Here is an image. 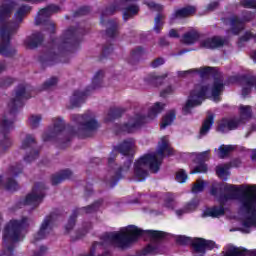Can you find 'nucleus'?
Wrapping results in <instances>:
<instances>
[{"instance_id": "2", "label": "nucleus", "mask_w": 256, "mask_h": 256, "mask_svg": "<svg viewBox=\"0 0 256 256\" xmlns=\"http://www.w3.org/2000/svg\"><path fill=\"white\" fill-rule=\"evenodd\" d=\"M175 150L171 147L169 137L163 136L158 141L156 152L148 153L142 156L134 164V177L136 181H144L148 175V171L157 173L163 163V159L169 155H174Z\"/></svg>"}, {"instance_id": "30", "label": "nucleus", "mask_w": 256, "mask_h": 256, "mask_svg": "<svg viewBox=\"0 0 256 256\" xmlns=\"http://www.w3.org/2000/svg\"><path fill=\"white\" fill-rule=\"evenodd\" d=\"M199 205V200H192L188 204L185 205L183 210H177V215H183V213H191V211H195L197 206Z\"/></svg>"}, {"instance_id": "52", "label": "nucleus", "mask_w": 256, "mask_h": 256, "mask_svg": "<svg viewBox=\"0 0 256 256\" xmlns=\"http://www.w3.org/2000/svg\"><path fill=\"white\" fill-rule=\"evenodd\" d=\"M165 77H167V74H164V75L153 74L152 81L153 83H161V80L165 79Z\"/></svg>"}, {"instance_id": "19", "label": "nucleus", "mask_w": 256, "mask_h": 256, "mask_svg": "<svg viewBox=\"0 0 256 256\" xmlns=\"http://www.w3.org/2000/svg\"><path fill=\"white\" fill-rule=\"evenodd\" d=\"M0 187H5L8 191H17L19 189V185L11 176L0 178Z\"/></svg>"}, {"instance_id": "26", "label": "nucleus", "mask_w": 256, "mask_h": 256, "mask_svg": "<svg viewBox=\"0 0 256 256\" xmlns=\"http://www.w3.org/2000/svg\"><path fill=\"white\" fill-rule=\"evenodd\" d=\"M225 213V209L222 206L208 208L204 211V217H221Z\"/></svg>"}, {"instance_id": "53", "label": "nucleus", "mask_w": 256, "mask_h": 256, "mask_svg": "<svg viewBox=\"0 0 256 256\" xmlns=\"http://www.w3.org/2000/svg\"><path fill=\"white\" fill-rule=\"evenodd\" d=\"M147 6L149 7V9H155L156 11H161V9H163V6L155 4V2H148Z\"/></svg>"}, {"instance_id": "24", "label": "nucleus", "mask_w": 256, "mask_h": 256, "mask_svg": "<svg viewBox=\"0 0 256 256\" xmlns=\"http://www.w3.org/2000/svg\"><path fill=\"white\" fill-rule=\"evenodd\" d=\"M195 13V7L193 6H188L179 10H176L173 18L174 19H183L185 17H189V15H193Z\"/></svg>"}, {"instance_id": "23", "label": "nucleus", "mask_w": 256, "mask_h": 256, "mask_svg": "<svg viewBox=\"0 0 256 256\" xmlns=\"http://www.w3.org/2000/svg\"><path fill=\"white\" fill-rule=\"evenodd\" d=\"M175 110L168 111L164 117L162 118V122L160 124V129H167L170 125H173V121H175Z\"/></svg>"}, {"instance_id": "13", "label": "nucleus", "mask_w": 256, "mask_h": 256, "mask_svg": "<svg viewBox=\"0 0 256 256\" xmlns=\"http://www.w3.org/2000/svg\"><path fill=\"white\" fill-rule=\"evenodd\" d=\"M33 145H35V138L31 135H27L20 145V153H30V156L24 157V161H26V163H31V161H35V159H37V152L31 151V147H33Z\"/></svg>"}, {"instance_id": "38", "label": "nucleus", "mask_w": 256, "mask_h": 256, "mask_svg": "<svg viewBox=\"0 0 256 256\" xmlns=\"http://www.w3.org/2000/svg\"><path fill=\"white\" fill-rule=\"evenodd\" d=\"M13 145V141L10 138H5L0 143V153H5L8 149H11V146Z\"/></svg>"}, {"instance_id": "9", "label": "nucleus", "mask_w": 256, "mask_h": 256, "mask_svg": "<svg viewBox=\"0 0 256 256\" xmlns=\"http://www.w3.org/2000/svg\"><path fill=\"white\" fill-rule=\"evenodd\" d=\"M176 243H178V245H192L194 256H203L206 250L215 249V242L202 238L192 239L187 236H177Z\"/></svg>"}, {"instance_id": "36", "label": "nucleus", "mask_w": 256, "mask_h": 256, "mask_svg": "<svg viewBox=\"0 0 256 256\" xmlns=\"http://www.w3.org/2000/svg\"><path fill=\"white\" fill-rule=\"evenodd\" d=\"M24 99H27V96L25 95V86H21L16 91V98L14 100V105H19Z\"/></svg>"}, {"instance_id": "47", "label": "nucleus", "mask_w": 256, "mask_h": 256, "mask_svg": "<svg viewBox=\"0 0 256 256\" xmlns=\"http://www.w3.org/2000/svg\"><path fill=\"white\" fill-rule=\"evenodd\" d=\"M65 39L66 41H75V30L69 29L65 32Z\"/></svg>"}, {"instance_id": "22", "label": "nucleus", "mask_w": 256, "mask_h": 256, "mask_svg": "<svg viewBox=\"0 0 256 256\" xmlns=\"http://www.w3.org/2000/svg\"><path fill=\"white\" fill-rule=\"evenodd\" d=\"M61 8L59 6L50 5L38 12V19L40 21H43V19H46V17H51L53 13H57Z\"/></svg>"}, {"instance_id": "8", "label": "nucleus", "mask_w": 256, "mask_h": 256, "mask_svg": "<svg viewBox=\"0 0 256 256\" xmlns=\"http://www.w3.org/2000/svg\"><path fill=\"white\" fill-rule=\"evenodd\" d=\"M240 117L239 118H224L218 125L219 131L222 133H227V131H233L242 125H245L247 120L251 119L252 110L251 106L240 105L239 107Z\"/></svg>"}, {"instance_id": "37", "label": "nucleus", "mask_w": 256, "mask_h": 256, "mask_svg": "<svg viewBox=\"0 0 256 256\" xmlns=\"http://www.w3.org/2000/svg\"><path fill=\"white\" fill-rule=\"evenodd\" d=\"M12 128H13V120L9 118H4L0 126L1 131L5 133V131H9V129H12Z\"/></svg>"}, {"instance_id": "20", "label": "nucleus", "mask_w": 256, "mask_h": 256, "mask_svg": "<svg viewBox=\"0 0 256 256\" xmlns=\"http://www.w3.org/2000/svg\"><path fill=\"white\" fill-rule=\"evenodd\" d=\"M213 123H214L213 114H208L200 129V137H205V135L209 133V131L211 130V127H213Z\"/></svg>"}, {"instance_id": "5", "label": "nucleus", "mask_w": 256, "mask_h": 256, "mask_svg": "<svg viewBox=\"0 0 256 256\" xmlns=\"http://www.w3.org/2000/svg\"><path fill=\"white\" fill-rule=\"evenodd\" d=\"M165 106L166 105L163 102L154 103L149 108L147 116H143L141 114L134 115L128 120V122L116 128V133H134V131H137L143 123H149V121L157 119V116L165 110Z\"/></svg>"}, {"instance_id": "51", "label": "nucleus", "mask_w": 256, "mask_h": 256, "mask_svg": "<svg viewBox=\"0 0 256 256\" xmlns=\"http://www.w3.org/2000/svg\"><path fill=\"white\" fill-rule=\"evenodd\" d=\"M164 64H165V59L157 58L152 62L151 66L154 68H157V67H161V65H164Z\"/></svg>"}, {"instance_id": "64", "label": "nucleus", "mask_w": 256, "mask_h": 256, "mask_svg": "<svg viewBox=\"0 0 256 256\" xmlns=\"http://www.w3.org/2000/svg\"><path fill=\"white\" fill-rule=\"evenodd\" d=\"M160 45L162 46L167 45V41L165 40V38L160 39Z\"/></svg>"}, {"instance_id": "6", "label": "nucleus", "mask_w": 256, "mask_h": 256, "mask_svg": "<svg viewBox=\"0 0 256 256\" xmlns=\"http://www.w3.org/2000/svg\"><path fill=\"white\" fill-rule=\"evenodd\" d=\"M33 223V220L27 217H23L21 220H11L4 229L3 241L7 247V253L11 254L13 249L11 246L13 243H17V241H21L23 239V229L29 227Z\"/></svg>"}, {"instance_id": "1", "label": "nucleus", "mask_w": 256, "mask_h": 256, "mask_svg": "<svg viewBox=\"0 0 256 256\" xmlns=\"http://www.w3.org/2000/svg\"><path fill=\"white\" fill-rule=\"evenodd\" d=\"M228 193L229 196H224L220 201L237 200L238 212L236 218L240 221L243 233H249L251 227H256V185H233L224 184L220 187Z\"/></svg>"}, {"instance_id": "50", "label": "nucleus", "mask_w": 256, "mask_h": 256, "mask_svg": "<svg viewBox=\"0 0 256 256\" xmlns=\"http://www.w3.org/2000/svg\"><path fill=\"white\" fill-rule=\"evenodd\" d=\"M75 217H77L76 214H74V215L70 218L68 224L66 225V231H71V229H72L73 227H75Z\"/></svg>"}, {"instance_id": "45", "label": "nucleus", "mask_w": 256, "mask_h": 256, "mask_svg": "<svg viewBox=\"0 0 256 256\" xmlns=\"http://www.w3.org/2000/svg\"><path fill=\"white\" fill-rule=\"evenodd\" d=\"M176 181L178 183H185V181H187V173L185 172V170H179L176 173Z\"/></svg>"}, {"instance_id": "25", "label": "nucleus", "mask_w": 256, "mask_h": 256, "mask_svg": "<svg viewBox=\"0 0 256 256\" xmlns=\"http://www.w3.org/2000/svg\"><path fill=\"white\" fill-rule=\"evenodd\" d=\"M42 40H43V37H41V34L36 33L25 40V45L29 49H35V47H37V45H39V43H41Z\"/></svg>"}, {"instance_id": "43", "label": "nucleus", "mask_w": 256, "mask_h": 256, "mask_svg": "<svg viewBox=\"0 0 256 256\" xmlns=\"http://www.w3.org/2000/svg\"><path fill=\"white\" fill-rule=\"evenodd\" d=\"M240 5L246 9H256V0H240Z\"/></svg>"}, {"instance_id": "14", "label": "nucleus", "mask_w": 256, "mask_h": 256, "mask_svg": "<svg viewBox=\"0 0 256 256\" xmlns=\"http://www.w3.org/2000/svg\"><path fill=\"white\" fill-rule=\"evenodd\" d=\"M51 231H53V216H48L42 222L40 230L34 236V240L39 241L41 239H45V237H47Z\"/></svg>"}, {"instance_id": "39", "label": "nucleus", "mask_w": 256, "mask_h": 256, "mask_svg": "<svg viewBox=\"0 0 256 256\" xmlns=\"http://www.w3.org/2000/svg\"><path fill=\"white\" fill-rule=\"evenodd\" d=\"M205 185H206L205 181L197 180L192 187V193H201V191L205 189Z\"/></svg>"}, {"instance_id": "4", "label": "nucleus", "mask_w": 256, "mask_h": 256, "mask_svg": "<svg viewBox=\"0 0 256 256\" xmlns=\"http://www.w3.org/2000/svg\"><path fill=\"white\" fill-rule=\"evenodd\" d=\"M221 93H223V80L221 79H216L211 87L205 83L196 85L183 107V113L185 115L191 113V109L197 107V105H201L205 101V97H209V99L215 102L219 101Z\"/></svg>"}, {"instance_id": "33", "label": "nucleus", "mask_w": 256, "mask_h": 256, "mask_svg": "<svg viewBox=\"0 0 256 256\" xmlns=\"http://www.w3.org/2000/svg\"><path fill=\"white\" fill-rule=\"evenodd\" d=\"M53 135H58V133H61V131H63V129H65V123H63V119L61 118H54L53 119Z\"/></svg>"}, {"instance_id": "34", "label": "nucleus", "mask_w": 256, "mask_h": 256, "mask_svg": "<svg viewBox=\"0 0 256 256\" xmlns=\"http://www.w3.org/2000/svg\"><path fill=\"white\" fill-rule=\"evenodd\" d=\"M157 253H161L159 245L150 244L143 250L142 255H157Z\"/></svg>"}, {"instance_id": "63", "label": "nucleus", "mask_w": 256, "mask_h": 256, "mask_svg": "<svg viewBox=\"0 0 256 256\" xmlns=\"http://www.w3.org/2000/svg\"><path fill=\"white\" fill-rule=\"evenodd\" d=\"M49 29H50V33H53V31H55V24L49 23Z\"/></svg>"}, {"instance_id": "56", "label": "nucleus", "mask_w": 256, "mask_h": 256, "mask_svg": "<svg viewBox=\"0 0 256 256\" xmlns=\"http://www.w3.org/2000/svg\"><path fill=\"white\" fill-rule=\"evenodd\" d=\"M173 91H175V88L169 86L161 93V96L165 97V95H169L170 93H173Z\"/></svg>"}, {"instance_id": "62", "label": "nucleus", "mask_w": 256, "mask_h": 256, "mask_svg": "<svg viewBox=\"0 0 256 256\" xmlns=\"http://www.w3.org/2000/svg\"><path fill=\"white\" fill-rule=\"evenodd\" d=\"M251 159H252V161H255V159H256V150H251Z\"/></svg>"}, {"instance_id": "58", "label": "nucleus", "mask_w": 256, "mask_h": 256, "mask_svg": "<svg viewBox=\"0 0 256 256\" xmlns=\"http://www.w3.org/2000/svg\"><path fill=\"white\" fill-rule=\"evenodd\" d=\"M217 5H218L217 2H213V3L209 4L208 9L210 11H212V9H215L217 7Z\"/></svg>"}, {"instance_id": "15", "label": "nucleus", "mask_w": 256, "mask_h": 256, "mask_svg": "<svg viewBox=\"0 0 256 256\" xmlns=\"http://www.w3.org/2000/svg\"><path fill=\"white\" fill-rule=\"evenodd\" d=\"M253 19V15L247 14V16L244 17V19L240 20L237 17H233L229 20V27L231 29V33L233 35H238L239 31L243 29V23L245 21H251Z\"/></svg>"}, {"instance_id": "18", "label": "nucleus", "mask_w": 256, "mask_h": 256, "mask_svg": "<svg viewBox=\"0 0 256 256\" xmlns=\"http://www.w3.org/2000/svg\"><path fill=\"white\" fill-rule=\"evenodd\" d=\"M211 73V67H203L198 69H190L186 71H180L178 72V75L180 77H185L187 75H200V77H205V75H209Z\"/></svg>"}, {"instance_id": "49", "label": "nucleus", "mask_w": 256, "mask_h": 256, "mask_svg": "<svg viewBox=\"0 0 256 256\" xmlns=\"http://www.w3.org/2000/svg\"><path fill=\"white\" fill-rule=\"evenodd\" d=\"M93 211H95V205L81 208V209H79L77 211V213H80V214H83V213H93Z\"/></svg>"}, {"instance_id": "27", "label": "nucleus", "mask_w": 256, "mask_h": 256, "mask_svg": "<svg viewBox=\"0 0 256 256\" xmlns=\"http://www.w3.org/2000/svg\"><path fill=\"white\" fill-rule=\"evenodd\" d=\"M71 175H73L71 170H64L60 174L54 175L52 177V185H58V183H61V181L65 180V179H69V177H71Z\"/></svg>"}, {"instance_id": "40", "label": "nucleus", "mask_w": 256, "mask_h": 256, "mask_svg": "<svg viewBox=\"0 0 256 256\" xmlns=\"http://www.w3.org/2000/svg\"><path fill=\"white\" fill-rule=\"evenodd\" d=\"M121 114H119V109L110 110L108 114L105 117L106 123H109L113 121V119H117V117H120Z\"/></svg>"}, {"instance_id": "44", "label": "nucleus", "mask_w": 256, "mask_h": 256, "mask_svg": "<svg viewBox=\"0 0 256 256\" xmlns=\"http://www.w3.org/2000/svg\"><path fill=\"white\" fill-rule=\"evenodd\" d=\"M162 27H163V17L161 15H158L155 18L154 31H156V33H159Z\"/></svg>"}, {"instance_id": "55", "label": "nucleus", "mask_w": 256, "mask_h": 256, "mask_svg": "<svg viewBox=\"0 0 256 256\" xmlns=\"http://www.w3.org/2000/svg\"><path fill=\"white\" fill-rule=\"evenodd\" d=\"M169 37H172V38H174V39L179 38V30L171 29V30L169 31Z\"/></svg>"}, {"instance_id": "7", "label": "nucleus", "mask_w": 256, "mask_h": 256, "mask_svg": "<svg viewBox=\"0 0 256 256\" xmlns=\"http://www.w3.org/2000/svg\"><path fill=\"white\" fill-rule=\"evenodd\" d=\"M72 121L78 123L76 135L79 137H91L93 131L99 129V122L95 119V114L88 112L84 115H73Z\"/></svg>"}, {"instance_id": "41", "label": "nucleus", "mask_w": 256, "mask_h": 256, "mask_svg": "<svg viewBox=\"0 0 256 256\" xmlns=\"http://www.w3.org/2000/svg\"><path fill=\"white\" fill-rule=\"evenodd\" d=\"M164 206L167 209H175V196L173 194H169L165 199Z\"/></svg>"}, {"instance_id": "42", "label": "nucleus", "mask_w": 256, "mask_h": 256, "mask_svg": "<svg viewBox=\"0 0 256 256\" xmlns=\"http://www.w3.org/2000/svg\"><path fill=\"white\" fill-rule=\"evenodd\" d=\"M41 115H32L29 118V124L35 129L36 127H39V123H41Z\"/></svg>"}, {"instance_id": "54", "label": "nucleus", "mask_w": 256, "mask_h": 256, "mask_svg": "<svg viewBox=\"0 0 256 256\" xmlns=\"http://www.w3.org/2000/svg\"><path fill=\"white\" fill-rule=\"evenodd\" d=\"M113 13H115V7L107 8V9L102 13V20H103V17H105V16H107V15H113Z\"/></svg>"}, {"instance_id": "29", "label": "nucleus", "mask_w": 256, "mask_h": 256, "mask_svg": "<svg viewBox=\"0 0 256 256\" xmlns=\"http://www.w3.org/2000/svg\"><path fill=\"white\" fill-rule=\"evenodd\" d=\"M229 164H222L216 167V175L220 177V179H227L229 177V169H230Z\"/></svg>"}, {"instance_id": "59", "label": "nucleus", "mask_w": 256, "mask_h": 256, "mask_svg": "<svg viewBox=\"0 0 256 256\" xmlns=\"http://www.w3.org/2000/svg\"><path fill=\"white\" fill-rule=\"evenodd\" d=\"M130 165H131V161H128L127 162V166H125L124 168L120 169V173H123V171H127V169H129Z\"/></svg>"}, {"instance_id": "28", "label": "nucleus", "mask_w": 256, "mask_h": 256, "mask_svg": "<svg viewBox=\"0 0 256 256\" xmlns=\"http://www.w3.org/2000/svg\"><path fill=\"white\" fill-rule=\"evenodd\" d=\"M198 39L199 33H197V31L192 30L183 36L182 41L186 45H193V43H195V41H197Z\"/></svg>"}, {"instance_id": "61", "label": "nucleus", "mask_w": 256, "mask_h": 256, "mask_svg": "<svg viewBox=\"0 0 256 256\" xmlns=\"http://www.w3.org/2000/svg\"><path fill=\"white\" fill-rule=\"evenodd\" d=\"M45 251H47V247L45 246L40 247V254L38 256H42L45 253Z\"/></svg>"}, {"instance_id": "11", "label": "nucleus", "mask_w": 256, "mask_h": 256, "mask_svg": "<svg viewBox=\"0 0 256 256\" xmlns=\"http://www.w3.org/2000/svg\"><path fill=\"white\" fill-rule=\"evenodd\" d=\"M43 197H45V188L43 185H36L32 192L26 196L24 205H30V207L35 209V207H39Z\"/></svg>"}, {"instance_id": "35", "label": "nucleus", "mask_w": 256, "mask_h": 256, "mask_svg": "<svg viewBox=\"0 0 256 256\" xmlns=\"http://www.w3.org/2000/svg\"><path fill=\"white\" fill-rule=\"evenodd\" d=\"M103 71H98L93 79H92V85L94 87V89H97V87H101V85H103Z\"/></svg>"}, {"instance_id": "46", "label": "nucleus", "mask_w": 256, "mask_h": 256, "mask_svg": "<svg viewBox=\"0 0 256 256\" xmlns=\"http://www.w3.org/2000/svg\"><path fill=\"white\" fill-rule=\"evenodd\" d=\"M57 81L58 80L56 77L50 78L48 81L44 83V89H51V87H55V85H57Z\"/></svg>"}, {"instance_id": "21", "label": "nucleus", "mask_w": 256, "mask_h": 256, "mask_svg": "<svg viewBox=\"0 0 256 256\" xmlns=\"http://www.w3.org/2000/svg\"><path fill=\"white\" fill-rule=\"evenodd\" d=\"M85 99H87V94L82 91H76L70 98V103L72 107H79L81 103L85 102Z\"/></svg>"}, {"instance_id": "48", "label": "nucleus", "mask_w": 256, "mask_h": 256, "mask_svg": "<svg viewBox=\"0 0 256 256\" xmlns=\"http://www.w3.org/2000/svg\"><path fill=\"white\" fill-rule=\"evenodd\" d=\"M250 39L256 41V34H254L253 32H246L245 35L240 39V41H249Z\"/></svg>"}, {"instance_id": "32", "label": "nucleus", "mask_w": 256, "mask_h": 256, "mask_svg": "<svg viewBox=\"0 0 256 256\" xmlns=\"http://www.w3.org/2000/svg\"><path fill=\"white\" fill-rule=\"evenodd\" d=\"M231 151H235V146L222 145L218 148V157H220V159H225V157H227Z\"/></svg>"}, {"instance_id": "57", "label": "nucleus", "mask_w": 256, "mask_h": 256, "mask_svg": "<svg viewBox=\"0 0 256 256\" xmlns=\"http://www.w3.org/2000/svg\"><path fill=\"white\" fill-rule=\"evenodd\" d=\"M9 173H10V177H17V175L21 173V169L17 170V168H11Z\"/></svg>"}, {"instance_id": "31", "label": "nucleus", "mask_w": 256, "mask_h": 256, "mask_svg": "<svg viewBox=\"0 0 256 256\" xmlns=\"http://www.w3.org/2000/svg\"><path fill=\"white\" fill-rule=\"evenodd\" d=\"M137 13H139V6L137 5L128 6L127 8H125L123 13L124 20L127 21V19H131V17H133V15H137Z\"/></svg>"}, {"instance_id": "12", "label": "nucleus", "mask_w": 256, "mask_h": 256, "mask_svg": "<svg viewBox=\"0 0 256 256\" xmlns=\"http://www.w3.org/2000/svg\"><path fill=\"white\" fill-rule=\"evenodd\" d=\"M190 158L192 161H195V163H198V165L190 171L192 175L195 173H207V164H205V161H209V150L202 153L193 152L190 154Z\"/></svg>"}, {"instance_id": "3", "label": "nucleus", "mask_w": 256, "mask_h": 256, "mask_svg": "<svg viewBox=\"0 0 256 256\" xmlns=\"http://www.w3.org/2000/svg\"><path fill=\"white\" fill-rule=\"evenodd\" d=\"M13 9H15L13 0H3L0 2V37L2 39L0 44V55L9 56L11 53V45L9 44L11 35L17 31L19 23L23 21L25 14L31 11V7L22 6L15 14V22L3 23L2 21L9 19V15H11Z\"/></svg>"}, {"instance_id": "16", "label": "nucleus", "mask_w": 256, "mask_h": 256, "mask_svg": "<svg viewBox=\"0 0 256 256\" xmlns=\"http://www.w3.org/2000/svg\"><path fill=\"white\" fill-rule=\"evenodd\" d=\"M226 43L227 40L221 37H213L201 40L200 45L204 49H217V47H223Z\"/></svg>"}, {"instance_id": "10", "label": "nucleus", "mask_w": 256, "mask_h": 256, "mask_svg": "<svg viewBox=\"0 0 256 256\" xmlns=\"http://www.w3.org/2000/svg\"><path fill=\"white\" fill-rule=\"evenodd\" d=\"M117 151L118 153H121V155H124V156L133 155V153H135V140L133 139L124 140L122 143L116 146L112 151V153L110 154V157L108 158L109 165H111V163L115 161V157L117 156V154L115 153H117Z\"/></svg>"}, {"instance_id": "17", "label": "nucleus", "mask_w": 256, "mask_h": 256, "mask_svg": "<svg viewBox=\"0 0 256 256\" xmlns=\"http://www.w3.org/2000/svg\"><path fill=\"white\" fill-rule=\"evenodd\" d=\"M256 89V76L246 77L242 80V95H249L250 91Z\"/></svg>"}, {"instance_id": "60", "label": "nucleus", "mask_w": 256, "mask_h": 256, "mask_svg": "<svg viewBox=\"0 0 256 256\" xmlns=\"http://www.w3.org/2000/svg\"><path fill=\"white\" fill-rule=\"evenodd\" d=\"M250 57L254 61V63H256V50L251 52Z\"/></svg>"}]
</instances>
